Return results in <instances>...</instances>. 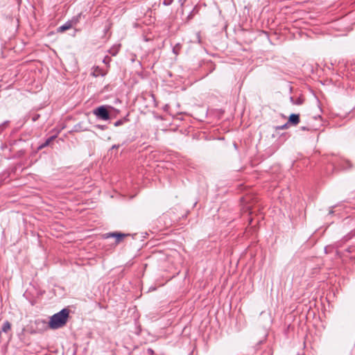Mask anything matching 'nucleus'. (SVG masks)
I'll return each instance as SVG.
<instances>
[{
	"instance_id": "12",
	"label": "nucleus",
	"mask_w": 355,
	"mask_h": 355,
	"mask_svg": "<svg viewBox=\"0 0 355 355\" xmlns=\"http://www.w3.org/2000/svg\"><path fill=\"white\" fill-rule=\"evenodd\" d=\"M80 15H81V14H79V15H78L77 16L73 17L71 19V20H69V21H71V22H73V25H76V24L79 21V19H80Z\"/></svg>"
},
{
	"instance_id": "10",
	"label": "nucleus",
	"mask_w": 355,
	"mask_h": 355,
	"mask_svg": "<svg viewBox=\"0 0 355 355\" xmlns=\"http://www.w3.org/2000/svg\"><path fill=\"white\" fill-rule=\"evenodd\" d=\"M129 121V119H128L127 116H125L118 121H116L114 123V125L115 127H118V126H120V125H123L125 123L128 122Z\"/></svg>"
},
{
	"instance_id": "20",
	"label": "nucleus",
	"mask_w": 355,
	"mask_h": 355,
	"mask_svg": "<svg viewBox=\"0 0 355 355\" xmlns=\"http://www.w3.org/2000/svg\"><path fill=\"white\" fill-rule=\"evenodd\" d=\"M118 52V49H116L114 51H112V50L110 51V53L112 55H115Z\"/></svg>"
},
{
	"instance_id": "2",
	"label": "nucleus",
	"mask_w": 355,
	"mask_h": 355,
	"mask_svg": "<svg viewBox=\"0 0 355 355\" xmlns=\"http://www.w3.org/2000/svg\"><path fill=\"white\" fill-rule=\"evenodd\" d=\"M48 327H49V323H47L44 320L37 319L34 322V326L31 325L30 333L31 334L42 333L46 330Z\"/></svg>"
},
{
	"instance_id": "5",
	"label": "nucleus",
	"mask_w": 355,
	"mask_h": 355,
	"mask_svg": "<svg viewBox=\"0 0 355 355\" xmlns=\"http://www.w3.org/2000/svg\"><path fill=\"white\" fill-rule=\"evenodd\" d=\"M300 114H291L289 116L288 123L289 124H291V125H297L300 123Z\"/></svg>"
},
{
	"instance_id": "14",
	"label": "nucleus",
	"mask_w": 355,
	"mask_h": 355,
	"mask_svg": "<svg viewBox=\"0 0 355 355\" xmlns=\"http://www.w3.org/2000/svg\"><path fill=\"white\" fill-rule=\"evenodd\" d=\"M288 127H289V123L287 122V123H286L285 124H284L282 125L277 127V129H278V130H284V129H287Z\"/></svg>"
},
{
	"instance_id": "11",
	"label": "nucleus",
	"mask_w": 355,
	"mask_h": 355,
	"mask_svg": "<svg viewBox=\"0 0 355 355\" xmlns=\"http://www.w3.org/2000/svg\"><path fill=\"white\" fill-rule=\"evenodd\" d=\"M9 121H6L0 125V135L8 126Z\"/></svg>"
},
{
	"instance_id": "3",
	"label": "nucleus",
	"mask_w": 355,
	"mask_h": 355,
	"mask_svg": "<svg viewBox=\"0 0 355 355\" xmlns=\"http://www.w3.org/2000/svg\"><path fill=\"white\" fill-rule=\"evenodd\" d=\"M93 114L96 116L98 119L107 121L110 119V113L107 110V107L105 105H101L93 110Z\"/></svg>"
},
{
	"instance_id": "4",
	"label": "nucleus",
	"mask_w": 355,
	"mask_h": 355,
	"mask_svg": "<svg viewBox=\"0 0 355 355\" xmlns=\"http://www.w3.org/2000/svg\"><path fill=\"white\" fill-rule=\"evenodd\" d=\"M127 236H128V234L115 232L107 233L104 235V237L105 239H108V238H111V237L115 238L116 243L118 244L123 240V239H124Z\"/></svg>"
},
{
	"instance_id": "8",
	"label": "nucleus",
	"mask_w": 355,
	"mask_h": 355,
	"mask_svg": "<svg viewBox=\"0 0 355 355\" xmlns=\"http://www.w3.org/2000/svg\"><path fill=\"white\" fill-rule=\"evenodd\" d=\"M55 138V136H52V137H49L44 143H42V144H40L38 147V149L39 150H41L46 146H48L50 143Z\"/></svg>"
},
{
	"instance_id": "1",
	"label": "nucleus",
	"mask_w": 355,
	"mask_h": 355,
	"mask_svg": "<svg viewBox=\"0 0 355 355\" xmlns=\"http://www.w3.org/2000/svg\"><path fill=\"white\" fill-rule=\"evenodd\" d=\"M69 311L67 309H63L57 313H55L50 318L49 322V328L57 329L64 326L69 318Z\"/></svg>"
},
{
	"instance_id": "9",
	"label": "nucleus",
	"mask_w": 355,
	"mask_h": 355,
	"mask_svg": "<svg viewBox=\"0 0 355 355\" xmlns=\"http://www.w3.org/2000/svg\"><path fill=\"white\" fill-rule=\"evenodd\" d=\"M92 76H94V77H97V76H105V73L103 72V71L98 67H96L94 68L93 72H92Z\"/></svg>"
},
{
	"instance_id": "13",
	"label": "nucleus",
	"mask_w": 355,
	"mask_h": 355,
	"mask_svg": "<svg viewBox=\"0 0 355 355\" xmlns=\"http://www.w3.org/2000/svg\"><path fill=\"white\" fill-rule=\"evenodd\" d=\"M181 49V46L178 44H176L173 49V52L175 54V55H178L179 54V52H180V50Z\"/></svg>"
},
{
	"instance_id": "16",
	"label": "nucleus",
	"mask_w": 355,
	"mask_h": 355,
	"mask_svg": "<svg viewBox=\"0 0 355 355\" xmlns=\"http://www.w3.org/2000/svg\"><path fill=\"white\" fill-rule=\"evenodd\" d=\"M95 127L98 129H100L101 130H106L107 129V125H100V124H98L96 125H95Z\"/></svg>"
},
{
	"instance_id": "23",
	"label": "nucleus",
	"mask_w": 355,
	"mask_h": 355,
	"mask_svg": "<svg viewBox=\"0 0 355 355\" xmlns=\"http://www.w3.org/2000/svg\"><path fill=\"white\" fill-rule=\"evenodd\" d=\"M301 103H302V101H301L300 99H298V100L296 101V103H295V104H297V105H300V104H301Z\"/></svg>"
},
{
	"instance_id": "6",
	"label": "nucleus",
	"mask_w": 355,
	"mask_h": 355,
	"mask_svg": "<svg viewBox=\"0 0 355 355\" xmlns=\"http://www.w3.org/2000/svg\"><path fill=\"white\" fill-rule=\"evenodd\" d=\"M73 26V22L67 21L63 25L58 28V32L62 33L67 30L70 29Z\"/></svg>"
},
{
	"instance_id": "15",
	"label": "nucleus",
	"mask_w": 355,
	"mask_h": 355,
	"mask_svg": "<svg viewBox=\"0 0 355 355\" xmlns=\"http://www.w3.org/2000/svg\"><path fill=\"white\" fill-rule=\"evenodd\" d=\"M174 0H163V4L166 6H168L172 4Z\"/></svg>"
},
{
	"instance_id": "19",
	"label": "nucleus",
	"mask_w": 355,
	"mask_h": 355,
	"mask_svg": "<svg viewBox=\"0 0 355 355\" xmlns=\"http://www.w3.org/2000/svg\"><path fill=\"white\" fill-rule=\"evenodd\" d=\"M120 145L118 144V145H113L112 147V149H118L119 148Z\"/></svg>"
},
{
	"instance_id": "22",
	"label": "nucleus",
	"mask_w": 355,
	"mask_h": 355,
	"mask_svg": "<svg viewBox=\"0 0 355 355\" xmlns=\"http://www.w3.org/2000/svg\"><path fill=\"white\" fill-rule=\"evenodd\" d=\"M184 2H185V0H179V3H180L181 6H183Z\"/></svg>"
},
{
	"instance_id": "18",
	"label": "nucleus",
	"mask_w": 355,
	"mask_h": 355,
	"mask_svg": "<svg viewBox=\"0 0 355 355\" xmlns=\"http://www.w3.org/2000/svg\"><path fill=\"white\" fill-rule=\"evenodd\" d=\"M147 353H148V354H149V355H153V354H154V351H153V349H151V348H148V349H147Z\"/></svg>"
},
{
	"instance_id": "7",
	"label": "nucleus",
	"mask_w": 355,
	"mask_h": 355,
	"mask_svg": "<svg viewBox=\"0 0 355 355\" xmlns=\"http://www.w3.org/2000/svg\"><path fill=\"white\" fill-rule=\"evenodd\" d=\"M11 329V324L9 321H5L1 327V329L0 331V334L1 332L8 333Z\"/></svg>"
},
{
	"instance_id": "21",
	"label": "nucleus",
	"mask_w": 355,
	"mask_h": 355,
	"mask_svg": "<svg viewBox=\"0 0 355 355\" xmlns=\"http://www.w3.org/2000/svg\"><path fill=\"white\" fill-rule=\"evenodd\" d=\"M300 129L302 130H309V129L306 126H302Z\"/></svg>"
},
{
	"instance_id": "17",
	"label": "nucleus",
	"mask_w": 355,
	"mask_h": 355,
	"mask_svg": "<svg viewBox=\"0 0 355 355\" xmlns=\"http://www.w3.org/2000/svg\"><path fill=\"white\" fill-rule=\"evenodd\" d=\"M40 117V115L39 114H34L32 116V121H36L37 120L39 119Z\"/></svg>"
}]
</instances>
